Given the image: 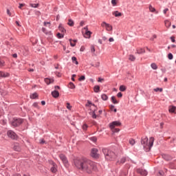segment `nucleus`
Wrapping results in <instances>:
<instances>
[{
    "mask_svg": "<svg viewBox=\"0 0 176 176\" xmlns=\"http://www.w3.org/2000/svg\"><path fill=\"white\" fill-rule=\"evenodd\" d=\"M74 164L78 170H81L86 174H93L94 171H97L96 164L86 158L75 160Z\"/></svg>",
    "mask_w": 176,
    "mask_h": 176,
    "instance_id": "1",
    "label": "nucleus"
},
{
    "mask_svg": "<svg viewBox=\"0 0 176 176\" xmlns=\"http://www.w3.org/2000/svg\"><path fill=\"white\" fill-rule=\"evenodd\" d=\"M153 142H155V138H150L149 141L148 142V138H144L141 140V144L143 145L146 152H149L151 148L153 146Z\"/></svg>",
    "mask_w": 176,
    "mask_h": 176,
    "instance_id": "2",
    "label": "nucleus"
},
{
    "mask_svg": "<svg viewBox=\"0 0 176 176\" xmlns=\"http://www.w3.org/2000/svg\"><path fill=\"white\" fill-rule=\"evenodd\" d=\"M102 152L107 160H115V159H116V154L108 148H103Z\"/></svg>",
    "mask_w": 176,
    "mask_h": 176,
    "instance_id": "3",
    "label": "nucleus"
},
{
    "mask_svg": "<svg viewBox=\"0 0 176 176\" xmlns=\"http://www.w3.org/2000/svg\"><path fill=\"white\" fill-rule=\"evenodd\" d=\"M21 123H23V120L21 118H14V120H12V122H11L12 126H13V127H17V126H20V124H21Z\"/></svg>",
    "mask_w": 176,
    "mask_h": 176,
    "instance_id": "4",
    "label": "nucleus"
},
{
    "mask_svg": "<svg viewBox=\"0 0 176 176\" xmlns=\"http://www.w3.org/2000/svg\"><path fill=\"white\" fill-rule=\"evenodd\" d=\"M59 157L60 160L63 162L65 167H68L69 164H68V160L67 159V157H65V155H64L63 154H60L59 155Z\"/></svg>",
    "mask_w": 176,
    "mask_h": 176,
    "instance_id": "5",
    "label": "nucleus"
},
{
    "mask_svg": "<svg viewBox=\"0 0 176 176\" xmlns=\"http://www.w3.org/2000/svg\"><path fill=\"white\" fill-rule=\"evenodd\" d=\"M7 135L10 138H12V140H17V134L13 131H8Z\"/></svg>",
    "mask_w": 176,
    "mask_h": 176,
    "instance_id": "6",
    "label": "nucleus"
},
{
    "mask_svg": "<svg viewBox=\"0 0 176 176\" xmlns=\"http://www.w3.org/2000/svg\"><path fill=\"white\" fill-rule=\"evenodd\" d=\"M121 125H122V123H120V122H119V121H114V122H113L109 124V127L112 130L114 128L118 127V126H121Z\"/></svg>",
    "mask_w": 176,
    "mask_h": 176,
    "instance_id": "7",
    "label": "nucleus"
},
{
    "mask_svg": "<svg viewBox=\"0 0 176 176\" xmlns=\"http://www.w3.org/2000/svg\"><path fill=\"white\" fill-rule=\"evenodd\" d=\"M101 27H105L106 31H112V25H109L107 22H102L101 23Z\"/></svg>",
    "mask_w": 176,
    "mask_h": 176,
    "instance_id": "8",
    "label": "nucleus"
},
{
    "mask_svg": "<svg viewBox=\"0 0 176 176\" xmlns=\"http://www.w3.org/2000/svg\"><path fill=\"white\" fill-rule=\"evenodd\" d=\"M83 31L85 32L84 34L85 38H89L90 36H91V32L89 31L87 26L83 28Z\"/></svg>",
    "mask_w": 176,
    "mask_h": 176,
    "instance_id": "9",
    "label": "nucleus"
},
{
    "mask_svg": "<svg viewBox=\"0 0 176 176\" xmlns=\"http://www.w3.org/2000/svg\"><path fill=\"white\" fill-rule=\"evenodd\" d=\"M98 150L97 148H92L91 155L92 157H98Z\"/></svg>",
    "mask_w": 176,
    "mask_h": 176,
    "instance_id": "10",
    "label": "nucleus"
},
{
    "mask_svg": "<svg viewBox=\"0 0 176 176\" xmlns=\"http://www.w3.org/2000/svg\"><path fill=\"white\" fill-rule=\"evenodd\" d=\"M137 173H138V174H140V175L143 176H146L148 175V172H146V170L144 169H138Z\"/></svg>",
    "mask_w": 176,
    "mask_h": 176,
    "instance_id": "11",
    "label": "nucleus"
},
{
    "mask_svg": "<svg viewBox=\"0 0 176 176\" xmlns=\"http://www.w3.org/2000/svg\"><path fill=\"white\" fill-rule=\"evenodd\" d=\"M10 76V74L4 72H0V78H9Z\"/></svg>",
    "mask_w": 176,
    "mask_h": 176,
    "instance_id": "12",
    "label": "nucleus"
},
{
    "mask_svg": "<svg viewBox=\"0 0 176 176\" xmlns=\"http://www.w3.org/2000/svg\"><path fill=\"white\" fill-rule=\"evenodd\" d=\"M168 111L170 113H176V107L175 106H169Z\"/></svg>",
    "mask_w": 176,
    "mask_h": 176,
    "instance_id": "13",
    "label": "nucleus"
},
{
    "mask_svg": "<svg viewBox=\"0 0 176 176\" xmlns=\"http://www.w3.org/2000/svg\"><path fill=\"white\" fill-rule=\"evenodd\" d=\"M52 167L51 168L52 173H56L57 172V164L52 162Z\"/></svg>",
    "mask_w": 176,
    "mask_h": 176,
    "instance_id": "14",
    "label": "nucleus"
},
{
    "mask_svg": "<svg viewBox=\"0 0 176 176\" xmlns=\"http://www.w3.org/2000/svg\"><path fill=\"white\" fill-rule=\"evenodd\" d=\"M148 9H149V11L151 12V13H155L156 14L159 13V12L156 11V9L153 6H152V5H149Z\"/></svg>",
    "mask_w": 176,
    "mask_h": 176,
    "instance_id": "15",
    "label": "nucleus"
},
{
    "mask_svg": "<svg viewBox=\"0 0 176 176\" xmlns=\"http://www.w3.org/2000/svg\"><path fill=\"white\" fill-rule=\"evenodd\" d=\"M112 15L115 16V17H121V16H123V14L119 12V11H114L112 12Z\"/></svg>",
    "mask_w": 176,
    "mask_h": 176,
    "instance_id": "16",
    "label": "nucleus"
},
{
    "mask_svg": "<svg viewBox=\"0 0 176 176\" xmlns=\"http://www.w3.org/2000/svg\"><path fill=\"white\" fill-rule=\"evenodd\" d=\"M14 151H16V152H20V151H21V147H20V145L19 144H15L14 146Z\"/></svg>",
    "mask_w": 176,
    "mask_h": 176,
    "instance_id": "17",
    "label": "nucleus"
},
{
    "mask_svg": "<svg viewBox=\"0 0 176 176\" xmlns=\"http://www.w3.org/2000/svg\"><path fill=\"white\" fill-rule=\"evenodd\" d=\"M52 97H54V98H57V97L60 96V93H58V91H54L52 92Z\"/></svg>",
    "mask_w": 176,
    "mask_h": 176,
    "instance_id": "18",
    "label": "nucleus"
},
{
    "mask_svg": "<svg viewBox=\"0 0 176 176\" xmlns=\"http://www.w3.org/2000/svg\"><path fill=\"white\" fill-rule=\"evenodd\" d=\"M45 82L46 84L50 85V83H53V82H54V80L53 79H50V78H45Z\"/></svg>",
    "mask_w": 176,
    "mask_h": 176,
    "instance_id": "19",
    "label": "nucleus"
},
{
    "mask_svg": "<svg viewBox=\"0 0 176 176\" xmlns=\"http://www.w3.org/2000/svg\"><path fill=\"white\" fill-rule=\"evenodd\" d=\"M136 53L138 54H142V53H145V50L142 49V48H139L137 50Z\"/></svg>",
    "mask_w": 176,
    "mask_h": 176,
    "instance_id": "20",
    "label": "nucleus"
},
{
    "mask_svg": "<svg viewBox=\"0 0 176 176\" xmlns=\"http://www.w3.org/2000/svg\"><path fill=\"white\" fill-rule=\"evenodd\" d=\"M67 24L68 25H69V27H74L75 23L74 22V21H72V19H69Z\"/></svg>",
    "mask_w": 176,
    "mask_h": 176,
    "instance_id": "21",
    "label": "nucleus"
},
{
    "mask_svg": "<svg viewBox=\"0 0 176 176\" xmlns=\"http://www.w3.org/2000/svg\"><path fill=\"white\" fill-rule=\"evenodd\" d=\"M165 25L167 28H170V27H171V22L168 20L165 21Z\"/></svg>",
    "mask_w": 176,
    "mask_h": 176,
    "instance_id": "22",
    "label": "nucleus"
},
{
    "mask_svg": "<svg viewBox=\"0 0 176 176\" xmlns=\"http://www.w3.org/2000/svg\"><path fill=\"white\" fill-rule=\"evenodd\" d=\"M30 98H32L33 100L35 98H38V94L34 93V94H30Z\"/></svg>",
    "mask_w": 176,
    "mask_h": 176,
    "instance_id": "23",
    "label": "nucleus"
},
{
    "mask_svg": "<svg viewBox=\"0 0 176 176\" xmlns=\"http://www.w3.org/2000/svg\"><path fill=\"white\" fill-rule=\"evenodd\" d=\"M111 101L113 104H119V101L116 100V98L115 96L111 97Z\"/></svg>",
    "mask_w": 176,
    "mask_h": 176,
    "instance_id": "24",
    "label": "nucleus"
},
{
    "mask_svg": "<svg viewBox=\"0 0 176 176\" xmlns=\"http://www.w3.org/2000/svg\"><path fill=\"white\" fill-rule=\"evenodd\" d=\"M129 60L130 61H135V56L134 55H129Z\"/></svg>",
    "mask_w": 176,
    "mask_h": 176,
    "instance_id": "25",
    "label": "nucleus"
},
{
    "mask_svg": "<svg viewBox=\"0 0 176 176\" xmlns=\"http://www.w3.org/2000/svg\"><path fill=\"white\" fill-rule=\"evenodd\" d=\"M94 91H95V93H98V91H100V86L96 85L94 87Z\"/></svg>",
    "mask_w": 176,
    "mask_h": 176,
    "instance_id": "26",
    "label": "nucleus"
},
{
    "mask_svg": "<svg viewBox=\"0 0 176 176\" xmlns=\"http://www.w3.org/2000/svg\"><path fill=\"white\" fill-rule=\"evenodd\" d=\"M129 144H130V145H135V140L134 139H129Z\"/></svg>",
    "mask_w": 176,
    "mask_h": 176,
    "instance_id": "27",
    "label": "nucleus"
},
{
    "mask_svg": "<svg viewBox=\"0 0 176 176\" xmlns=\"http://www.w3.org/2000/svg\"><path fill=\"white\" fill-rule=\"evenodd\" d=\"M101 98L102 100H103L104 101H107V100H108V96H107V94H102L101 96Z\"/></svg>",
    "mask_w": 176,
    "mask_h": 176,
    "instance_id": "28",
    "label": "nucleus"
},
{
    "mask_svg": "<svg viewBox=\"0 0 176 176\" xmlns=\"http://www.w3.org/2000/svg\"><path fill=\"white\" fill-rule=\"evenodd\" d=\"M163 158L165 159V160H171V157L168 155H163Z\"/></svg>",
    "mask_w": 176,
    "mask_h": 176,
    "instance_id": "29",
    "label": "nucleus"
},
{
    "mask_svg": "<svg viewBox=\"0 0 176 176\" xmlns=\"http://www.w3.org/2000/svg\"><path fill=\"white\" fill-rule=\"evenodd\" d=\"M68 87L69 89H75V85L73 82H69Z\"/></svg>",
    "mask_w": 176,
    "mask_h": 176,
    "instance_id": "30",
    "label": "nucleus"
},
{
    "mask_svg": "<svg viewBox=\"0 0 176 176\" xmlns=\"http://www.w3.org/2000/svg\"><path fill=\"white\" fill-rule=\"evenodd\" d=\"M30 6H31V8H39V3H30Z\"/></svg>",
    "mask_w": 176,
    "mask_h": 176,
    "instance_id": "31",
    "label": "nucleus"
},
{
    "mask_svg": "<svg viewBox=\"0 0 176 176\" xmlns=\"http://www.w3.org/2000/svg\"><path fill=\"white\" fill-rule=\"evenodd\" d=\"M151 67L153 69H157V65H156V63H152Z\"/></svg>",
    "mask_w": 176,
    "mask_h": 176,
    "instance_id": "32",
    "label": "nucleus"
},
{
    "mask_svg": "<svg viewBox=\"0 0 176 176\" xmlns=\"http://www.w3.org/2000/svg\"><path fill=\"white\" fill-rule=\"evenodd\" d=\"M90 105H93V107H95V105L93 103H91V102L88 100L87 104H85V107H89V108H91V106Z\"/></svg>",
    "mask_w": 176,
    "mask_h": 176,
    "instance_id": "33",
    "label": "nucleus"
},
{
    "mask_svg": "<svg viewBox=\"0 0 176 176\" xmlns=\"http://www.w3.org/2000/svg\"><path fill=\"white\" fill-rule=\"evenodd\" d=\"M120 91H126V86H124V85H121V86L120 87Z\"/></svg>",
    "mask_w": 176,
    "mask_h": 176,
    "instance_id": "34",
    "label": "nucleus"
},
{
    "mask_svg": "<svg viewBox=\"0 0 176 176\" xmlns=\"http://www.w3.org/2000/svg\"><path fill=\"white\" fill-rule=\"evenodd\" d=\"M56 36H57V38H58L59 39H61V38H64V34H60V33H58V34H56Z\"/></svg>",
    "mask_w": 176,
    "mask_h": 176,
    "instance_id": "35",
    "label": "nucleus"
},
{
    "mask_svg": "<svg viewBox=\"0 0 176 176\" xmlns=\"http://www.w3.org/2000/svg\"><path fill=\"white\" fill-rule=\"evenodd\" d=\"M110 109H111V111H113V112L118 111V110L116 109H115V106H113V105L110 106Z\"/></svg>",
    "mask_w": 176,
    "mask_h": 176,
    "instance_id": "36",
    "label": "nucleus"
},
{
    "mask_svg": "<svg viewBox=\"0 0 176 176\" xmlns=\"http://www.w3.org/2000/svg\"><path fill=\"white\" fill-rule=\"evenodd\" d=\"M125 162H126V157H122V158L120 160V164H123L125 163Z\"/></svg>",
    "mask_w": 176,
    "mask_h": 176,
    "instance_id": "37",
    "label": "nucleus"
},
{
    "mask_svg": "<svg viewBox=\"0 0 176 176\" xmlns=\"http://www.w3.org/2000/svg\"><path fill=\"white\" fill-rule=\"evenodd\" d=\"M69 41H70V45H71V46H72V47L75 46V43H76V42H77L76 40H74V43H72V40H71V39L69 40Z\"/></svg>",
    "mask_w": 176,
    "mask_h": 176,
    "instance_id": "38",
    "label": "nucleus"
},
{
    "mask_svg": "<svg viewBox=\"0 0 176 176\" xmlns=\"http://www.w3.org/2000/svg\"><path fill=\"white\" fill-rule=\"evenodd\" d=\"M168 58L169 60H173V54L169 53V54H168Z\"/></svg>",
    "mask_w": 176,
    "mask_h": 176,
    "instance_id": "39",
    "label": "nucleus"
},
{
    "mask_svg": "<svg viewBox=\"0 0 176 176\" xmlns=\"http://www.w3.org/2000/svg\"><path fill=\"white\" fill-rule=\"evenodd\" d=\"M154 91H156V92L160 91L162 93V91H163V89H162V88H155V89H154Z\"/></svg>",
    "mask_w": 176,
    "mask_h": 176,
    "instance_id": "40",
    "label": "nucleus"
},
{
    "mask_svg": "<svg viewBox=\"0 0 176 176\" xmlns=\"http://www.w3.org/2000/svg\"><path fill=\"white\" fill-rule=\"evenodd\" d=\"M72 61H75L76 65H78V61L76 60V57L73 56V57L72 58Z\"/></svg>",
    "mask_w": 176,
    "mask_h": 176,
    "instance_id": "41",
    "label": "nucleus"
},
{
    "mask_svg": "<svg viewBox=\"0 0 176 176\" xmlns=\"http://www.w3.org/2000/svg\"><path fill=\"white\" fill-rule=\"evenodd\" d=\"M67 109L71 110V109L72 108V106H71V104H69V102L67 103Z\"/></svg>",
    "mask_w": 176,
    "mask_h": 176,
    "instance_id": "42",
    "label": "nucleus"
},
{
    "mask_svg": "<svg viewBox=\"0 0 176 176\" xmlns=\"http://www.w3.org/2000/svg\"><path fill=\"white\" fill-rule=\"evenodd\" d=\"M117 97H118V98H122V97H123V94H122V92H119L117 94Z\"/></svg>",
    "mask_w": 176,
    "mask_h": 176,
    "instance_id": "43",
    "label": "nucleus"
},
{
    "mask_svg": "<svg viewBox=\"0 0 176 176\" xmlns=\"http://www.w3.org/2000/svg\"><path fill=\"white\" fill-rule=\"evenodd\" d=\"M91 141H93V142H96L97 141V138L92 137L90 138Z\"/></svg>",
    "mask_w": 176,
    "mask_h": 176,
    "instance_id": "44",
    "label": "nucleus"
},
{
    "mask_svg": "<svg viewBox=\"0 0 176 176\" xmlns=\"http://www.w3.org/2000/svg\"><path fill=\"white\" fill-rule=\"evenodd\" d=\"M92 118L94 119H96L97 118V115H96V111H94L93 113H92Z\"/></svg>",
    "mask_w": 176,
    "mask_h": 176,
    "instance_id": "45",
    "label": "nucleus"
},
{
    "mask_svg": "<svg viewBox=\"0 0 176 176\" xmlns=\"http://www.w3.org/2000/svg\"><path fill=\"white\" fill-rule=\"evenodd\" d=\"M85 79H86V77H85V76H81L78 80L81 82V80H85Z\"/></svg>",
    "mask_w": 176,
    "mask_h": 176,
    "instance_id": "46",
    "label": "nucleus"
},
{
    "mask_svg": "<svg viewBox=\"0 0 176 176\" xmlns=\"http://www.w3.org/2000/svg\"><path fill=\"white\" fill-rule=\"evenodd\" d=\"M91 52L92 53H94V52H96V48L94 47V45H91Z\"/></svg>",
    "mask_w": 176,
    "mask_h": 176,
    "instance_id": "47",
    "label": "nucleus"
},
{
    "mask_svg": "<svg viewBox=\"0 0 176 176\" xmlns=\"http://www.w3.org/2000/svg\"><path fill=\"white\" fill-rule=\"evenodd\" d=\"M82 129L86 131L87 130V124H85L82 125Z\"/></svg>",
    "mask_w": 176,
    "mask_h": 176,
    "instance_id": "48",
    "label": "nucleus"
},
{
    "mask_svg": "<svg viewBox=\"0 0 176 176\" xmlns=\"http://www.w3.org/2000/svg\"><path fill=\"white\" fill-rule=\"evenodd\" d=\"M111 3L113 6H116V0H111Z\"/></svg>",
    "mask_w": 176,
    "mask_h": 176,
    "instance_id": "49",
    "label": "nucleus"
},
{
    "mask_svg": "<svg viewBox=\"0 0 176 176\" xmlns=\"http://www.w3.org/2000/svg\"><path fill=\"white\" fill-rule=\"evenodd\" d=\"M92 67H100V62H97L95 65H92Z\"/></svg>",
    "mask_w": 176,
    "mask_h": 176,
    "instance_id": "50",
    "label": "nucleus"
},
{
    "mask_svg": "<svg viewBox=\"0 0 176 176\" xmlns=\"http://www.w3.org/2000/svg\"><path fill=\"white\" fill-rule=\"evenodd\" d=\"M3 65H5V62L2 61V60H0V68L1 67H3Z\"/></svg>",
    "mask_w": 176,
    "mask_h": 176,
    "instance_id": "51",
    "label": "nucleus"
},
{
    "mask_svg": "<svg viewBox=\"0 0 176 176\" xmlns=\"http://www.w3.org/2000/svg\"><path fill=\"white\" fill-rule=\"evenodd\" d=\"M59 29L61 31V32H65V29H64L63 28L59 27Z\"/></svg>",
    "mask_w": 176,
    "mask_h": 176,
    "instance_id": "52",
    "label": "nucleus"
},
{
    "mask_svg": "<svg viewBox=\"0 0 176 176\" xmlns=\"http://www.w3.org/2000/svg\"><path fill=\"white\" fill-rule=\"evenodd\" d=\"M25 4H23V3H19V9H21L23 8V6H25Z\"/></svg>",
    "mask_w": 176,
    "mask_h": 176,
    "instance_id": "53",
    "label": "nucleus"
},
{
    "mask_svg": "<svg viewBox=\"0 0 176 176\" xmlns=\"http://www.w3.org/2000/svg\"><path fill=\"white\" fill-rule=\"evenodd\" d=\"M44 25H45V27H47V25H50V22H44Z\"/></svg>",
    "mask_w": 176,
    "mask_h": 176,
    "instance_id": "54",
    "label": "nucleus"
},
{
    "mask_svg": "<svg viewBox=\"0 0 176 176\" xmlns=\"http://www.w3.org/2000/svg\"><path fill=\"white\" fill-rule=\"evenodd\" d=\"M7 14H8V16H12V13L10 12V10H7Z\"/></svg>",
    "mask_w": 176,
    "mask_h": 176,
    "instance_id": "55",
    "label": "nucleus"
},
{
    "mask_svg": "<svg viewBox=\"0 0 176 176\" xmlns=\"http://www.w3.org/2000/svg\"><path fill=\"white\" fill-rule=\"evenodd\" d=\"M80 52H85V47L82 46L80 49Z\"/></svg>",
    "mask_w": 176,
    "mask_h": 176,
    "instance_id": "56",
    "label": "nucleus"
},
{
    "mask_svg": "<svg viewBox=\"0 0 176 176\" xmlns=\"http://www.w3.org/2000/svg\"><path fill=\"white\" fill-rule=\"evenodd\" d=\"M170 40L172 41V42L174 43L175 42V38L171 36L170 37Z\"/></svg>",
    "mask_w": 176,
    "mask_h": 176,
    "instance_id": "57",
    "label": "nucleus"
},
{
    "mask_svg": "<svg viewBox=\"0 0 176 176\" xmlns=\"http://www.w3.org/2000/svg\"><path fill=\"white\" fill-rule=\"evenodd\" d=\"M80 25L81 27H83V25H85V21H82L80 23Z\"/></svg>",
    "mask_w": 176,
    "mask_h": 176,
    "instance_id": "58",
    "label": "nucleus"
},
{
    "mask_svg": "<svg viewBox=\"0 0 176 176\" xmlns=\"http://www.w3.org/2000/svg\"><path fill=\"white\" fill-rule=\"evenodd\" d=\"M164 14H166V13H167V12H168V8H166L164 10Z\"/></svg>",
    "mask_w": 176,
    "mask_h": 176,
    "instance_id": "59",
    "label": "nucleus"
},
{
    "mask_svg": "<svg viewBox=\"0 0 176 176\" xmlns=\"http://www.w3.org/2000/svg\"><path fill=\"white\" fill-rule=\"evenodd\" d=\"M40 144H45V140H43V139H41V140H40Z\"/></svg>",
    "mask_w": 176,
    "mask_h": 176,
    "instance_id": "60",
    "label": "nucleus"
},
{
    "mask_svg": "<svg viewBox=\"0 0 176 176\" xmlns=\"http://www.w3.org/2000/svg\"><path fill=\"white\" fill-rule=\"evenodd\" d=\"M98 82H104V78H99Z\"/></svg>",
    "mask_w": 176,
    "mask_h": 176,
    "instance_id": "61",
    "label": "nucleus"
},
{
    "mask_svg": "<svg viewBox=\"0 0 176 176\" xmlns=\"http://www.w3.org/2000/svg\"><path fill=\"white\" fill-rule=\"evenodd\" d=\"M23 49H25V47H23V48H21V49L20 50V52H21L23 54H25L24 50H23Z\"/></svg>",
    "mask_w": 176,
    "mask_h": 176,
    "instance_id": "62",
    "label": "nucleus"
},
{
    "mask_svg": "<svg viewBox=\"0 0 176 176\" xmlns=\"http://www.w3.org/2000/svg\"><path fill=\"white\" fill-rule=\"evenodd\" d=\"M33 107H34L35 108H38V103L36 102L34 103Z\"/></svg>",
    "mask_w": 176,
    "mask_h": 176,
    "instance_id": "63",
    "label": "nucleus"
},
{
    "mask_svg": "<svg viewBox=\"0 0 176 176\" xmlns=\"http://www.w3.org/2000/svg\"><path fill=\"white\" fill-rule=\"evenodd\" d=\"M109 41V42H113L115 40L113 39V38H110Z\"/></svg>",
    "mask_w": 176,
    "mask_h": 176,
    "instance_id": "64",
    "label": "nucleus"
}]
</instances>
